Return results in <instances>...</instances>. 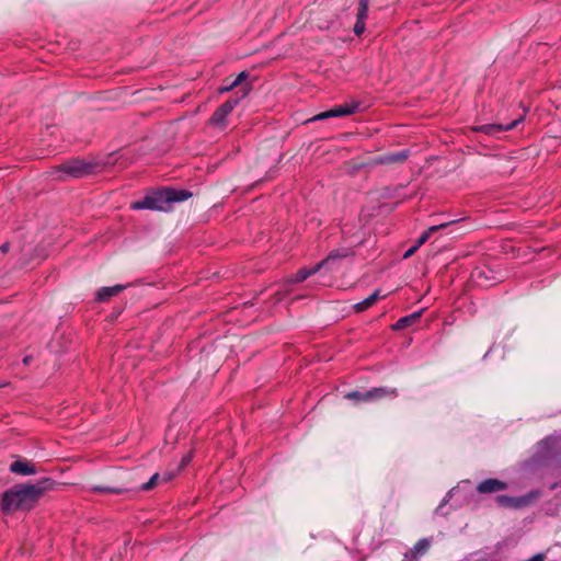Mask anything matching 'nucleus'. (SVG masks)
I'll list each match as a JSON object with an SVG mask.
<instances>
[{
  "mask_svg": "<svg viewBox=\"0 0 561 561\" xmlns=\"http://www.w3.org/2000/svg\"><path fill=\"white\" fill-rule=\"evenodd\" d=\"M90 491L93 493L122 494L124 492L129 491V489L126 488L123 482L111 481L101 484H94L90 488Z\"/></svg>",
  "mask_w": 561,
  "mask_h": 561,
  "instance_id": "obj_11",
  "label": "nucleus"
},
{
  "mask_svg": "<svg viewBox=\"0 0 561 561\" xmlns=\"http://www.w3.org/2000/svg\"><path fill=\"white\" fill-rule=\"evenodd\" d=\"M8 249H9V244L8 243H4V244L1 245V251L2 252H7Z\"/></svg>",
  "mask_w": 561,
  "mask_h": 561,
  "instance_id": "obj_29",
  "label": "nucleus"
},
{
  "mask_svg": "<svg viewBox=\"0 0 561 561\" xmlns=\"http://www.w3.org/2000/svg\"><path fill=\"white\" fill-rule=\"evenodd\" d=\"M160 481H162L161 476L158 472H156L150 477V479L147 482L141 483L138 490L144 492L150 491L154 489Z\"/></svg>",
  "mask_w": 561,
  "mask_h": 561,
  "instance_id": "obj_21",
  "label": "nucleus"
},
{
  "mask_svg": "<svg viewBox=\"0 0 561 561\" xmlns=\"http://www.w3.org/2000/svg\"><path fill=\"white\" fill-rule=\"evenodd\" d=\"M421 245H422V243L419 240H416V243L414 244V247H416V249H419Z\"/></svg>",
  "mask_w": 561,
  "mask_h": 561,
  "instance_id": "obj_30",
  "label": "nucleus"
},
{
  "mask_svg": "<svg viewBox=\"0 0 561 561\" xmlns=\"http://www.w3.org/2000/svg\"><path fill=\"white\" fill-rule=\"evenodd\" d=\"M506 489V482L492 478L485 479L477 485V491L481 494L495 493Z\"/></svg>",
  "mask_w": 561,
  "mask_h": 561,
  "instance_id": "obj_13",
  "label": "nucleus"
},
{
  "mask_svg": "<svg viewBox=\"0 0 561 561\" xmlns=\"http://www.w3.org/2000/svg\"><path fill=\"white\" fill-rule=\"evenodd\" d=\"M175 473L174 472H164L163 476L161 477V480L163 482H169L171 481L173 478H174Z\"/></svg>",
  "mask_w": 561,
  "mask_h": 561,
  "instance_id": "obj_24",
  "label": "nucleus"
},
{
  "mask_svg": "<svg viewBox=\"0 0 561 561\" xmlns=\"http://www.w3.org/2000/svg\"><path fill=\"white\" fill-rule=\"evenodd\" d=\"M240 98H230L222 103L210 116L209 123L214 126H222L226 117L231 113L233 107L239 103Z\"/></svg>",
  "mask_w": 561,
  "mask_h": 561,
  "instance_id": "obj_8",
  "label": "nucleus"
},
{
  "mask_svg": "<svg viewBox=\"0 0 561 561\" xmlns=\"http://www.w3.org/2000/svg\"><path fill=\"white\" fill-rule=\"evenodd\" d=\"M191 459H192V457L190 455H186L185 457H183V459L181 461V465L179 466V469H181L184 466H186L191 461Z\"/></svg>",
  "mask_w": 561,
  "mask_h": 561,
  "instance_id": "obj_27",
  "label": "nucleus"
},
{
  "mask_svg": "<svg viewBox=\"0 0 561 561\" xmlns=\"http://www.w3.org/2000/svg\"><path fill=\"white\" fill-rule=\"evenodd\" d=\"M321 268H322V264H319V263H317L314 266H312L310 268L302 267V268L298 270L297 273L290 277L289 282L301 283V282L306 280L308 277H310L311 275H314L316 273H318Z\"/></svg>",
  "mask_w": 561,
  "mask_h": 561,
  "instance_id": "obj_18",
  "label": "nucleus"
},
{
  "mask_svg": "<svg viewBox=\"0 0 561 561\" xmlns=\"http://www.w3.org/2000/svg\"><path fill=\"white\" fill-rule=\"evenodd\" d=\"M9 470L11 473L22 477L33 476L38 472L36 466L32 461L21 457H16V459L10 465Z\"/></svg>",
  "mask_w": 561,
  "mask_h": 561,
  "instance_id": "obj_9",
  "label": "nucleus"
},
{
  "mask_svg": "<svg viewBox=\"0 0 561 561\" xmlns=\"http://www.w3.org/2000/svg\"><path fill=\"white\" fill-rule=\"evenodd\" d=\"M430 546H431V542L428 539H426V538L420 539L413 548L414 553L423 554L428 550Z\"/></svg>",
  "mask_w": 561,
  "mask_h": 561,
  "instance_id": "obj_22",
  "label": "nucleus"
},
{
  "mask_svg": "<svg viewBox=\"0 0 561 561\" xmlns=\"http://www.w3.org/2000/svg\"><path fill=\"white\" fill-rule=\"evenodd\" d=\"M369 0H358L356 23L354 25V33L360 36L365 32V20L367 18Z\"/></svg>",
  "mask_w": 561,
  "mask_h": 561,
  "instance_id": "obj_12",
  "label": "nucleus"
},
{
  "mask_svg": "<svg viewBox=\"0 0 561 561\" xmlns=\"http://www.w3.org/2000/svg\"><path fill=\"white\" fill-rule=\"evenodd\" d=\"M380 298L379 290H375L373 294H370L367 298L364 300L357 302L354 305V310L356 312H363L374 306Z\"/></svg>",
  "mask_w": 561,
  "mask_h": 561,
  "instance_id": "obj_19",
  "label": "nucleus"
},
{
  "mask_svg": "<svg viewBox=\"0 0 561 561\" xmlns=\"http://www.w3.org/2000/svg\"><path fill=\"white\" fill-rule=\"evenodd\" d=\"M398 396L397 389H388L383 387L373 388L370 390L360 392V391H350L344 398L348 400H353L355 402H371L376 400H381L386 397L396 398Z\"/></svg>",
  "mask_w": 561,
  "mask_h": 561,
  "instance_id": "obj_4",
  "label": "nucleus"
},
{
  "mask_svg": "<svg viewBox=\"0 0 561 561\" xmlns=\"http://www.w3.org/2000/svg\"><path fill=\"white\" fill-rule=\"evenodd\" d=\"M523 121L522 117L514 119L513 122L503 125V124H484L480 125L478 127H474L476 131L484 133L490 136H494L501 131L511 130L514 129L520 122Z\"/></svg>",
  "mask_w": 561,
  "mask_h": 561,
  "instance_id": "obj_10",
  "label": "nucleus"
},
{
  "mask_svg": "<svg viewBox=\"0 0 561 561\" xmlns=\"http://www.w3.org/2000/svg\"><path fill=\"white\" fill-rule=\"evenodd\" d=\"M422 313L423 310H419L411 314L400 318L394 324H392V330L399 331L416 324L420 321Z\"/></svg>",
  "mask_w": 561,
  "mask_h": 561,
  "instance_id": "obj_17",
  "label": "nucleus"
},
{
  "mask_svg": "<svg viewBox=\"0 0 561 561\" xmlns=\"http://www.w3.org/2000/svg\"><path fill=\"white\" fill-rule=\"evenodd\" d=\"M546 559V556L543 553H537L535 556H533L530 559H528L527 561H545Z\"/></svg>",
  "mask_w": 561,
  "mask_h": 561,
  "instance_id": "obj_25",
  "label": "nucleus"
},
{
  "mask_svg": "<svg viewBox=\"0 0 561 561\" xmlns=\"http://www.w3.org/2000/svg\"><path fill=\"white\" fill-rule=\"evenodd\" d=\"M359 107V102L352 101L333 106L332 108L321 112L313 116L310 121H323L331 117H343L354 114Z\"/></svg>",
  "mask_w": 561,
  "mask_h": 561,
  "instance_id": "obj_7",
  "label": "nucleus"
},
{
  "mask_svg": "<svg viewBox=\"0 0 561 561\" xmlns=\"http://www.w3.org/2000/svg\"><path fill=\"white\" fill-rule=\"evenodd\" d=\"M411 156L410 150L403 149L396 152H387L377 157L371 158L368 161V165L375 167V165H387V167H398L403 164L409 157Z\"/></svg>",
  "mask_w": 561,
  "mask_h": 561,
  "instance_id": "obj_5",
  "label": "nucleus"
},
{
  "mask_svg": "<svg viewBox=\"0 0 561 561\" xmlns=\"http://www.w3.org/2000/svg\"><path fill=\"white\" fill-rule=\"evenodd\" d=\"M238 85L234 83V80L232 77H228L225 79V85H222L219 91L222 93V92H229V91H232L234 89H237Z\"/></svg>",
  "mask_w": 561,
  "mask_h": 561,
  "instance_id": "obj_23",
  "label": "nucleus"
},
{
  "mask_svg": "<svg viewBox=\"0 0 561 561\" xmlns=\"http://www.w3.org/2000/svg\"><path fill=\"white\" fill-rule=\"evenodd\" d=\"M249 72L241 71L236 78H233L234 83L238 85V91L236 92L237 96L240 100L244 99L250 91L252 90V84L248 82Z\"/></svg>",
  "mask_w": 561,
  "mask_h": 561,
  "instance_id": "obj_15",
  "label": "nucleus"
},
{
  "mask_svg": "<svg viewBox=\"0 0 561 561\" xmlns=\"http://www.w3.org/2000/svg\"><path fill=\"white\" fill-rule=\"evenodd\" d=\"M352 254V251L350 249H337L331 251L328 256L319 262V264H322V268L325 267L330 271L335 268V263L342 259H345Z\"/></svg>",
  "mask_w": 561,
  "mask_h": 561,
  "instance_id": "obj_14",
  "label": "nucleus"
},
{
  "mask_svg": "<svg viewBox=\"0 0 561 561\" xmlns=\"http://www.w3.org/2000/svg\"><path fill=\"white\" fill-rule=\"evenodd\" d=\"M193 196L187 190H176L173 187H162L150 191L141 199L131 203L130 207L135 210L150 209L156 211L169 213L172 210L173 203H183Z\"/></svg>",
  "mask_w": 561,
  "mask_h": 561,
  "instance_id": "obj_2",
  "label": "nucleus"
},
{
  "mask_svg": "<svg viewBox=\"0 0 561 561\" xmlns=\"http://www.w3.org/2000/svg\"><path fill=\"white\" fill-rule=\"evenodd\" d=\"M127 286L126 285H114V286H106V287H101L96 294H95V298L98 301L100 302H106L108 301L112 297L118 295L119 293H122Z\"/></svg>",
  "mask_w": 561,
  "mask_h": 561,
  "instance_id": "obj_16",
  "label": "nucleus"
},
{
  "mask_svg": "<svg viewBox=\"0 0 561 561\" xmlns=\"http://www.w3.org/2000/svg\"><path fill=\"white\" fill-rule=\"evenodd\" d=\"M59 485L60 483L50 478H43L33 484H16L2 493L0 510L3 514L16 511H31L46 492L53 491Z\"/></svg>",
  "mask_w": 561,
  "mask_h": 561,
  "instance_id": "obj_1",
  "label": "nucleus"
},
{
  "mask_svg": "<svg viewBox=\"0 0 561 561\" xmlns=\"http://www.w3.org/2000/svg\"><path fill=\"white\" fill-rule=\"evenodd\" d=\"M416 250H417V249H416V247H414V245H413V247H411V248H410V249L404 253L403 257H404V259L410 257L411 255H413V254H414V252H415Z\"/></svg>",
  "mask_w": 561,
  "mask_h": 561,
  "instance_id": "obj_28",
  "label": "nucleus"
},
{
  "mask_svg": "<svg viewBox=\"0 0 561 561\" xmlns=\"http://www.w3.org/2000/svg\"><path fill=\"white\" fill-rule=\"evenodd\" d=\"M96 167L98 164L91 161L73 158L56 167L55 173H60L58 179L62 181H65L67 178L79 179L91 174Z\"/></svg>",
  "mask_w": 561,
  "mask_h": 561,
  "instance_id": "obj_3",
  "label": "nucleus"
},
{
  "mask_svg": "<svg viewBox=\"0 0 561 561\" xmlns=\"http://www.w3.org/2000/svg\"><path fill=\"white\" fill-rule=\"evenodd\" d=\"M539 491H530L527 494L518 497L508 496V495H499L496 497V502L502 507L508 508H522L531 505L537 499H539Z\"/></svg>",
  "mask_w": 561,
  "mask_h": 561,
  "instance_id": "obj_6",
  "label": "nucleus"
},
{
  "mask_svg": "<svg viewBox=\"0 0 561 561\" xmlns=\"http://www.w3.org/2000/svg\"><path fill=\"white\" fill-rule=\"evenodd\" d=\"M457 220H451L449 222H444V224H439V225H435V226H431L426 231H424L420 238L417 239L422 244H424L428 238L431 237L432 233L438 231V230H442V229H445L454 224H456Z\"/></svg>",
  "mask_w": 561,
  "mask_h": 561,
  "instance_id": "obj_20",
  "label": "nucleus"
},
{
  "mask_svg": "<svg viewBox=\"0 0 561 561\" xmlns=\"http://www.w3.org/2000/svg\"><path fill=\"white\" fill-rule=\"evenodd\" d=\"M551 442H552L551 438H546V439L541 440L538 444V446H539V448H546V447L548 448V447H550Z\"/></svg>",
  "mask_w": 561,
  "mask_h": 561,
  "instance_id": "obj_26",
  "label": "nucleus"
}]
</instances>
